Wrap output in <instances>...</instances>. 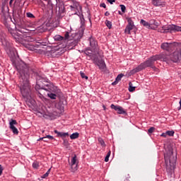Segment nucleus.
<instances>
[{
    "instance_id": "1",
    "label": "nucleus",
    "mask_w": 181,
    "mask_h": 181,
    "mask_svg": "<svg viewBox=\"0 0 181 181\" xmlns=\"http://www.w3.org/2000/svg\"><path fill=\"white\" fill-rule=\"evenodd\" d=\"M158 60H163V62H173V63H179L181 60V49L175 50L173 54L168 55L165 53H160L159 54L153 55L149 57L146 61L140 64L137 67L133 69L131 71L132 74H135L136 73H139L142 71L146 67H151L155 71H158V68L155 66V62Z\"/></svg>"
},
{
    "instance_id": "2",
    "label": "nucleus",
    "mask_w": 181,
    "mask_h": 181,
    "mask_svg": "<svg viewBox=\"0 0 181 181\" xmlns=\"http://www.w3.org/2000/svg\"><path fill=\"white\" fill-rule=\"evenodd\" d=\"M16 69L19 74L20 91L23 98L30 100V69L29 65L23 61L18 62L15 64Z\"/></svg>"
},
{
    "instance_id": "3",
    "label": "nucleus",
    "mask_w": 181,
    "mask_h": 181,
    "mask_svg": "<svg viewBox=\"0 0 181 181\" xmlns=\"http://www.w3.org/2000/svg\"><path fill=\"white\" fill-rule=\"evenodd\" d=\"M164 158L166 165V170L168 176L172 177V175L175 173V168H176V159L177 158L173 156V151H171L169 157L164 154Z\"/></svg>"
},
{
    "instance_id": "4",
    "label": "nucleus",
    "mask_w": 181,
    "mask_h": 181,
    "mask_svg": "<svg viewBox=\"0 0 181 181\" xmlns=\"http://www.w3.org/2000/svg\"><path fill=\"white\" fill-rule=\"evenodd\" d=\"M46 86L47 88H44V90L49 91L47 93V96L51 100H56L57 97H62V90L57 88V86H54L52 83L47 84Z\"/></svg>"
},
{
    "instance_id": "5",
    "label": "nucleus",
    "mask_w": 181,
    "mask_h": 181,
    "mask_svg": "<svg viewBox=\"0 0 181 181\" xmlns=\"http://www.w3.org/2000/svg\"><path fill=\"white\" fill-rule=\"evenodd\" d=\"M160 33H176V32H181V26L175 24L166 25L158 29Z\"/></svg>"
},
{
    "instance_id": "6",
    "label": "nucleus",
    "mask_w": 181,
    "mask_h": 181,
    "mask_svg": "<svg viewBox=\"0 0 181 181\" xmlns=\"http://www.w3.org/2000/svg\"><path fill=\"white\" fill-rule=\"evenodd\" d=\"M1 21H3L4 25L8 23V22L12 21V18H11V15H9L8 6H3L1 7Z\"/></svg>"
},
{
    "instance_id": "7",
    "label": "nucleus",
    "mask_w": 181,
    "mask_h": 181,
    "mask_svg": "<svg viewBox=\"0 0 181 181\" xmlns=\"http://www.w3.org/2000/svg\"><path fill=\"white\" fill-rule=\"evenodd\" d=\"M5 26L7 28L9 33H11V36L13 37V39L16 40V42H21V39H23V40H26V39H25V37H23V35H16V30H15V29L11 28V25H9V23H6V24H4Z\"/></svg>"
},
{
    "instance_id": "8",
    "label": "nucleus",
    "mask_w": 181,
    "mask_h": 181,
    "mask_svg": "<svg viewBox=\"0 0 181 181\" xmlns=\"http://www.w3.org/2000/svg\"><path fill=\"white\" fill-rule=\"evenodd\" d=\"M161 49L163 50H166L167 52H172L176 49V43L175 42H163L160 46Z\"/></svg>"
},
{
    "instance_id": "9",
    "label": "nucleus",
    "mask_w": 181,
    "mask_h": 181,
    "mask_svg": "<svg viewBox=\"0 0 181 181\" xmlns=\"http://www.w3.org/2000/svg\"><path fill=\"white\" fill-rule=\"evenodd\" d=\"M93 62L95 64H97L100 70H104V69H105V62H104V59L98 58V57L94 56Z\"/></svg>"
},
{
    "instance_id": "10",
    "label": "nucleus",
    "mask_w": 181,
    "mask_h": 181,
    "mask_svg": "<svg viewBox=\"0 0 181 181\" xmlns=\"http://www.w3.org/2000/svg\"><path fill=\"white\" fill-rule=\"evenodd\" d=\"M72 4L70 6L71 11H75V15H77V12L81 11L82 7L80 6V3L77 0H73L71 1Z\"/></svg>"
},
{
    "instance_id": "11",
    "label": "nucleus",
    "mask_w": 181,
    "mask_h": 181,
    "mask_svg": "<svg viewBox=\"0 0 181 181\" xmlns=\"http://www.w3.org/2000/svg\"><path fill=\"white\" fill-rule=\"evenodd\" d=\"M2 45L5 46V50L8 56H13V48L12 47V45H11L6 40L3 41Z\"/></svg>"
},
{
    "instance_id": "12",
    "label": "nucleus",
    "mask_w": 181,
    "mask_h": 181,
    "mask_svg": "<svg viewBox=\"0 0 181 181\" xmlns=\"http://www.w3.org/2000/svg\"><path fill=\"white\" fill-rule=\"evenodd\" d=\"M110 108L112 110H115V111H117V114H119V115H127V110H124L123 107L112 104L110 105Z\"/></svg>"
},
{
    "instance_id": "13",
    "label": "nucleus",
    "mask_w": 181,
    "mask_h": 181,
    "mask_svg": "<svg viewBox=\"0 0 181 181\" xmlns=\"http://www.w3.org/2000/svg\"><path fill=\"white\" fill-rule=\"evenodd\" d=\"M78 165V161H77V156L74 155L70 163L71 172H76V170H77Z\"/></svg>"
},
{
    "instance_id": "14",
    "label": "nucleus",
    "mask_w": 181,
    "mask_h": 181,
    "mask_svg": "<svg viewBox=\"0 0 181 181\" xmlns=\"http://www.w3.org/2000/svg\"><path fill=\"white\" fill-rule=\"evenodd\" d=\"M45 83H47V79L42 76L37 77L36 88H43V84Z\"/></svg>"
},
{
    "instance_id": "15",
    "label": "nucleus",
    "mask_w": 181,
    "mask_h": 181,
    "mask_svg": "<svg viewBox=\"0 0 181 181\" xmlns=\"http://www.w3.org/2000/svg\"><path fill=\"white\" fill-rule=\"evenodd\" d=\"M159 27V23L156 21L155 19H152L149 21V29L151 30H156Z\"/></svg>"
},
{
    "instance_id": "16",
    "label": "nucleus",
    "mask_w": 181,
    "mask_h": 181,
    "mask_svg": "<svg viewBox=\"0 0 181 181\" xmlns=\"http://www.w3.org/2000/svg\"><path fill=\"white\" fill-rule=\"evenodd\" d=\"M11 22L15 25V26H22L23 25V19L22 18L19 17H14L13 21L11 20Z\"/></svg>"
},
{
    "instance_id": "17",
    "label": "nucleus",
    "mask_w": 181,
    "mask_h": 181,
    "mask_svg": "<svg viewBox=\"0 0 181 181\" xmlns=\"http://www.w3.org/2000/svg\"><path fill=\"white\" fill-rule=\"evenodd\" d=\"M89 43H90V47H92L93 50H95L97 48V46L98 45L97 42V40H95V38L93 37H89Z\"/></svg>"
},
{
    "instance_id": "18",
    "label": "nucleus",
    "mask_w": 181,
    "mask_h": 181,
    "mask_svg": "<svg viewBox=\"0 0 181 181\" xmlns=\"http://www.w3.org/2000/svg\"><path fill=\"white\" fill-rule=\"evenodd\" d=\"M64 12H66V9L64 6H59L58 16H59V18H63V16H64Z\"/></svg>"
},
{
    "instance_id": "19",
    "label": "nucleus",
    "mask_w": 181,
    "mask_h": 181,
    "mask_svg": "<svg viewBox=\"0 0 181 181\" xmlns=\"http://www.w3.org/2000/svg\"><path fill=\"white\" fill-rule=\"evenodd\" d=\"M54 134H57L58 136H61L62 139H66V136H69V133L60 132L57 130L54 131Z\"/></svg>"
},
{
    "instance_id": "20",
    "label": "nucleus",
    "mask_w": 181,
    "mask_h": 181,
    "mask_svg": "<svg viewBox=\"0 0 181 181\" xmlns=\"http://www.w3.org/2000/svg\"><path fill=\"white\" fill-rule=\"evenodd\" d=\"M50 53H51L52 57H57L58 56H60L62 54H60L58 49L51 50Z\"/></svg>"
},
{
    "instance_id": "21",
    "label": "nucleus",
    "mask_w": 181,
    "mask_h": 181,
    "mask_svg": "<svg viewBox=\"0 0 181 181\" xmlns=\"http://www.w3.org/2000/svg\"><path fill=\"white\" fill-rule=\"evenodd\" d=\"M54 40L55 42H62V40H64V37L60 35H56L55 36H54Z\"/></svg>"
},
{
    "instance_id": "22",
    "label": "nucleus",
    "mask_w": 181,
    "mask_h": 181,
    "mask_svg": "<svg viewBox=\"0 0 181 181\" xmlns=\"http://www.w3.org/2000/svg\"><path fill=\"white\" fill-rule=\"evenodd\" d=\"M140 23L141 25H142L143 26H144V28H146L147 29H149V21H146L144 19H141L140 21Z\"/></svg>"
},
{
    "instance_id": "23",
    "label": "nucleus",
    "mask_w": 181,
    "mask_h": 181,
    "mask_svg": "<svg viewBox=\"0 0 181 181\" xmlns=\"http://www.w3.org/2000/svg\"><path fill=\"white\" fill-rule=\"evenodd\" d=\"M132 29H134V26L127 25L126 28L124 30V32H125V33H127V35H130L131 34V30H132Z\"/></svg>"
},
{
    "instance_id": "24",
    "label": "nucleus",
    "mask_w": 181,
    "mask_h": 181,
    "mask_svg": "<svg viewBox=\"0 0 181 181\" xmlns=\"http://www.w3.org/2000/svg\"><path fill=\"white\" fill-rule=\"evenodd\" d=\"M152 4L154 5V6H161L162 1L161 0H153Z\"/></svg>"
},
{
    "instance_id": "25",
    "label": "nucleus",
    "mask_w": 181,
    "mask_h": 181,
    "mask_svg": "<svg viewBox=\"0 0 181 181\" xmlns=\"http://www.w3.org/2000/svg\"><path fill=\"white\" fill-rule=\"evenodd\" d=\"M80 134H78V132H75L70 135V138L71 139H77V138H78Z\"/></svg>"
},
{
    "instance_id": "26",
    "label": "nucleus",
    "mask_w": 181,
    "mask_h": 181,
    "mask_svg": "<svg viewBox=\"0 0 181 181\" xmlns=\"http://www.w3.org/2000/svg\"><path fill=\"white\" fill-rule=\"evenodd\" d=\"M98 141L99 144L101 145V146H103V148L105 147V142L104 141L103 138L101 137L98 138Z\"/></svg>"
},
{
    "instance_id": "27",
    "label": "nucleus",
    "mask_w": 181,
    "mask_h": 181,
    "mask_svg": "<svg viewBox=\"0 0 181 181\" xmlns=\"http://www.w3.org/2000/svg\"><path fill=\"white\" fill-rule=\"evenodd\" d=\"M135 87L132 86V82L129 83V93H134Z\"/></svg>"
},
{
    "instance_id": "28",
    "label": "nucleus",
    "mask_w": 181,
    "mask_h": 181,
    "mask_svg": "<svg viewBox=\"0 0 181 181\" xmlns=\"http://www.w3.org/2000/svg\"><path fill=\"white\" fill-rule=\"evenodd\" d=\"M10 129L15 135H18V134H19L18 129L15 127V126H12L11 127H10Z\"/></svg>"
},
{
    "instance_id": "29",
    "label": "nucleus",
    "mask_w": 181,
    "mask_h": 181,
    "mask_svg": "<svg viewBox=\"0 0 181 181\" xmlns=\"http://www.w3.org/2000/svg\"><path fill=\"white\" fill-rule=\"evenodd\" d=\"M64 40H70V33L66 32L64 37Z\"/></svg>"
},
{
    "instance_id": "30",
    "label": "nucleus",
    "mask_w": 181,
    "mask_h": 181,
    "mask_svg": "<svg viewBox=\"0 0 181 181\" xmlns=\"http://www.w3.org/2000/svg\"><path fill=\"white\" fill-rule=\"evenodd\" d=\"M69 46H72V47H74L77 46V40H74L73 41H71L69 42Z\"/></svg>"
},
{
    "instance_id": "31",
    "label": "nucleus",
    "mask_w": 181,
    "mask_h": 181,
    "mask_svg": "<svg viewBox=\"0 0 181 181\" xmlns=\"http://www.w3.org/2000/svg\"><path fill=\"white\" fill-rule=\"evenodd\" d=\"M110 156H111V151H109L105 158V162H108L110 160Z\"/></svg>"
},
{
    "instance_id": "32",
    "label": "nucleus",
    "mask_w": 181,
    "mask_h": 181,
    "mask_svg": "<svg viewBox=\"0 0 181 181\" xmlns=\"http://www.w3.org/2000/svg\"><path fill=\"white\" fill-rule=\"evenodd\" d=\"M127 22H128V24H127V25H129V26H135V25H134V21H132V18H128L127 19Z\"/></svg>"
},
{
    "instance_id": "33",
    "label": "nucleus",
    "mask_w": 181,
    "mask_h": 181,
    "mask_svg": "<svg viewBox=\"0 0 181 181\" xmlns=\"http://www.w3.org/2000/svg\"><path fill=\"white\" fill-rule=\"evenodd\" d=\"M81 19V27L83 28L86 23V20L84 19V17L82 15V17H80Z\"/></svg>"
},
{
    "instance_id": "34",
    "label": "nucleus",
    "mask_w": 181,
    "mask_h": 181,
    "mask_svg": "<svg viewBox=\"0 0 181 181\" xmlns=\"http://www.w3.org/2000/svg\"><path fill=\"white\" fill-rule=\"evenodd\" d=\"M106 26L108 28V29H111L112 28V23L110 21H106Z\"/></svg>"
},
{
    "instance_id": "35",
    "label": "nucleus",
    "mask_w": 181,
    "mask_h": 181,
    "mask_svg": "<svg viewBox=\"0 0 181 181\" xmlns=\"http://www.w3.org/2000/svg\"><path fill=\"white\" fill-rule=\"evenodd\" d=\"M122 77H124V74H119L117 76V78H115V80L117 81H121V78H122Z\"/></svg>"
},
{
    "instance_id": "36",
    "label": "nucleus",
    "mask_w": 181,
    "mask_h": 181,
    "mask_svg": "<svg viewBox=\"0 0 181 181\" xmlns=\"http://www.w3.org/2000/svg\"><path fill=\"white\" fill-rule=\"evenodd\" d=\"M85 53H86V54L87 56H89V57H91V59H93H93H94V56H95V55L93 54V53L88 52V50H86V51L85 52Z\"/></svg>"
},
{
    "instance_id": "37",
    "label": "nucleus",
    "mask_w": 181,
    "mask_h": 181,
    "mask_svg": "<svg viewBox=\"0 0 181 181\" xmlns=\"http://www.w3.org/2000/svg\"><path fill=\"white\" fill-rule=\"evenodd\" d=\"M80 74H81V77H82L83 78H85V80H88V76H86V74H84V72L81 71Z\"/></svg>"
},
{
    "instance_id": "38",
    "label": "nucleus",
    "mask_w": 181,
    "mask_h": 181,
    "mask_svg": "<svg viewBox=\"0 0 181 181\" xmlns=\"http://www.w3.org/2000/svg\"><path fill=\"white\" fill-rule=\"evenodd\" d=\"M119 6L121 8L122 12H123V13H125V11H127V7H125L124 4H120Z\"/></svg>"
},
{
    "instance_id": "39",
    "label": "nucleus",
    "mask_w": 181,
    "mask_h": 181,
    "mask_svg": "<svg viewBox=\"0 0 181 181\" xmlns=\"http://www.w3.org/2000/svg\"><path fill=\"white\" fill-rule=\"evenodd\" d=\"M33 168L34 169H37V168H39V163L37 161H35L33 163Z\"/></svg>"
},
{
    "instance_id": "40",
    "label": "nucleus",
    "mask_w": 181,
    "mask_h": 181,
    "mask_svg": "<svg viewBox=\"0 0 181 181\" xmlns=\"http://www.w3.org/2000/svg\"><path fill=\"white\" fill-rule=\"evenodd\" d=\"M10 127H15L14 125H16V124H18V122H16V120H13L12 119L11 122H10Z\"/></svg>"
},
{
    "instance_id": "41",
    "label": "nucleus",
    "mask_w": 181,
    "mask_h": 181,
    "mask_svg": "<svg viewBox=\"0 0 181 181\" xmlns=\"http://www.w3.org/2000/svg\"><path fill=\"white\" fill-rule=\"evenodd\" d=\"M166 134H167V135H168V136H173V135H175V132L174 131H167Z\"/></svg>"
},
{
    "instance_id": "42",
    "label": "nucleus",
    "mask_w": 181,
    "mask_h": 181,
    "mask_svg": "<svg viewBox=\"0 0 181 181\" xmlns=\"http://www.w3.org/2000/svg\"><path fill=\"white\" fill-rule=\"evenodd\" d=\"M50 170H51V169L49 168V169L47 170V172L42 176V179H45V178H46V177H47V176H49V174L50 173Z\"/></svg>"
},
{
    "instance_id": "43",
    "label": "nucleus",
    "mask_w": 181,
    "mask_h": 181,
    "mask_svg": "<svg viewBox=\"0 0 181 181\" xmlns=\"http://www.w3.org/2000/svg\"><path fill=\"white\" fill-rule=\"evenodd\" d=\"M63 139V145L64 146H69V141L66 139Z\"/></svg>"
},
{
    "instance_id": "44",
    "label": "nucleus",
    "mask_w": 181,
    "mask_h": 181,
    "mask_svg": "<svg viewBox=\"0 0 181 181\" xmlns=\"http://www.w3.org/2000/svg\"><path fill=\"white\" fill-rule=\"evenodd\" d=\"M26 16L27 18H35V16L30 12L26 13Z\"/></svg>"
},
{
    "instance_id": "45",
    "label": "nucleus",
    "mask_w": 181,
    "mask_h": 181,
    "mask_svg": "<svg viewBox=\"0 0 181 181\" xmlns=\"http://www.w3.org/2000/svg\"><path fill=\"white\" fill-rule=\"evenodd\" d=\"M18 32H21V33H28V30L25 28H20L18 29Z\"/></svg>"
},
{
    "instance_id": "46",
    "label": "nucleus",
    "mask_w": 181,
    "mask_h": 181,
    "mask_svg": "<svg viewBox=\"0 0 181 181\" xmlns=\"http://www.w3.org/2000/svg\"><path fill=\"white\" fill-rule=\"evenodd\" d=\"M15 4H16V0H10V1H9L10 6H13V5H15Z\"/></svg>"
},
{
    "instance_id": "47",
    "label": "nucleus",
    "mask_w": 181,
    "mask_h": 181,
    "mask_svg": "<svg viewBox=\"0 0 181 181\" xmlns=\"http://www.w3.org/2000/svg\"><path fill=\"white\" fill-rule=\"evenodd\" d=\"M155 131V127H150L148 130V134H152Z\"/></svg>"
},
{
    "instance_id": "48",
    "label": "nucleus",
    "mask_w": 181,
    "mask_h": 181,
    "mask_svg": "<svg viewBox=\"0 0 181 181\" xmlns=\"http://www.w3.org/2000/svg\"><path fill=\"white\" fill-rule=\"evenodd\" d=\"M45 138H46V139H54V137L50 135H47Z\"/></svg>"
},
{
    "instance_id": "49",
    "label": "nucleus",
    "mask_w": 181,
    "mask_h": 181,
    "mask_svg": "<svg viewBox=\"0 0 181 181\" xmlns=\"http://www.w3.org/2000/svg\"><path fill=\"white\" fill-rule=\"evenodd\" d=\"M48 5L51 6V9H53V4H52V1L50 0L48 1Z\"/></svg>"
},
{
    "instance_id": "50",
    "label": "nucleus",
    "mask_w": 181,
    "mask_h": 181,
    "mask_svg": "<svg viewBox=\"0 0 181 181\" xmlns=\"http://www.w3.org/2000/svg\"><path fill=\"white\" fill-rule=\"evenodd\" d=\"M100 6L101 7V8H107V5H105V3H102V4H100Z\"/></svg>"
},
{
    "instance_id": "51",
    "label": "nucleus",
    "mask_w": 181,
    "mask_h": 181,
    "mask_svg": "<svg viewBox=\"0 0 181 181\" xmlns=\"http://www.w3.org/2000/svg\"><path fill=\"white\" fill-rule=\"evenodd\" d=\"M117 84H118V81L115 79V81L112 83V86H117Z\"/></svg>"
},
{
    "instance_id": "52",
    "label": "nucleus",
    "mask_w": 181,
    "mask_h": 181,
    "mask_svg": "<svg viewBox=\"0 0 181 181\" xmlns=\"http://www.w3.org/2000/svg\"><path fill=\"white\" fill-rule=\"evenodd\" d=\"M109 4H110V5H112V4H114V2H115V0H107Z\"/></svg>"
},
{
    "instance_id": "53",
    "label": "nucleus",
    "mask_w": 181,
    "mask_h": 181,
    "mask_svg": "<svg viewBox=\"0 0 181 181\" xmlns=\"http://www.w3.org/2000/svg\"><path fill=\"white\" fill-rule=\"evenodd\" d=\"M3 170H4V168H2V165H0V176H1V175H2Z\"/></svg>"
},
{
    "instance_id": "54",
    "label": "nucleus",
    "mask_w": 181,
    "mask_h": 181,
    "mask_svg": "<svg viewBox=\"0 0 181 181\" xmlns=\"http://www.w3.org/2000/svg\"><path fill=\"white\" fill-rule=\"evenodd\" d=\"M178 111H180L181 110V98L180 100V107H177Z\"/></svg>"
},
{
    "instance_id": "55",
    "label": "nucleus",
    "mask_w": 181,
    "mask_h": 181,
    "mask_svg": "<svg viewBox=\"0 0 181 181\" xmlns=\"http://www.w3.org/2000/svg\"><path fill=\"white\" fill-rule=\"evenodd\" d=\"M168 135V134L166 133H163L160 136H163V138H166V136Z\"/></svg>"
},
{
    "instance_id": "56",
    "label": "nucleus",
    "mask_w": 181,
    "mask_h": 181,
    "mask_svg": "<svg viewBox=\"0 0 181 181\" xmlns=\"http://www.w3.org/2000/svg\"><path fill=\"white\" fill-rule=\"evenodd\" d=\"M44 139H46V137H41L40 139H37V141H43Z\"/></svg>"
},
{
    "instance_id": "57",
    "label": "nucleus",
    "mask_w": 181,
    "mask_h": 181,
    "mask_svg": "<svg viewBox=\"0 0 181 181\" xmlns=\"http://www.w3.org/2000/svg\"><path fill=\"white\" fill-rule=\"evenodd\" d=\"M105 16H110V12L106 11V12L105 13Z\"/></svg>"
},
{
    "instance_id": "58",
    "label": "nucleus",
    "mask_w": 181,
    "mask_h": 181,
    "mask_svg": "<svg viewBox=\"0 0 181 181\" xmlns=\"http://www.w3.org/2000/svg\"><path fill=\"white\" fill-rule=\"evenodd\" d=\"M88 18L89 19L90 23H91V16H90V14H89V16H88Z\"/></svg>"
},
{
    "instance_id": "59",
    "label": "nucleus",
    "mask_w": 181,
    "mask_h": 181,
    "mask_svg": "<svg viewBox=\"0 0 181 181\" xmlns=\"http://www.w3.org/2000/svg\"><path fill=\"white\" fill-rule=\"evenodd\" d=\"M103 108L104 110H106L105 105H103Z\"/></svg>"
},
{
    "instance_id": "60",
    "label": "nucleus",
    "mask_w": 181,
    "mask_h": 181,
    "mask_svg": "<svg viewBox=\"0 0 181 181\" xmlns=\"http://www.w3.org/2000/svg\"><path fill=\"white\" fill-rule=\"evenodd\" d=\"M42 141H44V142H47V139H44Z\"/></svg>"
},
{
    "instance_id": "61",
    "label": "nucleus",
    "mask_w": 181,
    "mask_h": 181,
    "mask_svg": "<svg viewBox=\"0 0 181 181\" xmlns=\"http://www.w3.org/2000/svg\"><path fill=\"white\" fill-rule=\"evenodd\" d=\"M42 6H45V4H43V1H41Z\"/></svg>"
},
{
    "instance_id": "62",
    "label": "nucleus",
    "mask_w": 181,
    "mask_h": 181,
    "mask_svg": "<svg viewBox=\"0 0 181 181\" xmlns=\"http://www.w3.org/2000/svg\"><path fill=\"white\" fill-rule=\"evenodd\" d=\"M119 15H122V13L121 11H118Z\"/></svg>"
},
{
    "instance_id": "63",
    "label": "nucleus",
    "mask_w": 181,
    "mask_h": 181,
    "mask_svg": "<svg viewBox=\"0 0 181 181\" xmlns=\"http://www.w3.org/2000/svg\"><path fill=\"white\" fill-rule=\"evenodd\" d=\"M71 1V2H72L73 1V0H70Z\"/></svg>"
},
{
    "instance_id": "64",
    "label": "nucleus",
    "mask_w": 181,
    "mask_h": 181,
    "mask_svg": "<svg viewBox=\"0 0 181 181\" xmlns=\"http://www.w3.org/2000/svg\"><path fill=\"white\" fill-rule=\"evenodd\" d=\"M28 39H29V37H27Z\"/></svg>"
}]
</instances>
